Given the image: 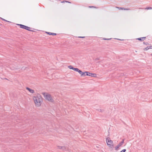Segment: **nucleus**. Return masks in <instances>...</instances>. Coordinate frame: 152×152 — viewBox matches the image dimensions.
Masks as SVG:
<instances>
[{
    "mask_svg": "<svg viewBox=\"0 0 152 152\" xmlns=\"http://www.w3.org/2000/svg\"><path fill=\"white\" fill-rule=\"evenodd\" d=\"M33 99L35 104L37 106H39L41 104L42 99L41 96L38 95L36 96L33 97Z\"/></svg>",
    "mask_w": 152,
    "mask_h": 152,
    "instance_id": "1",
    "label": "nucleus"
},
{
    "mask_svg": "<svg viewBox=\"0 0 152 152\" xmlns=\"http://www.w3.org/2000/svg\"><path fill=\"white\" fill-rule=\"evenodd\" d=\"M42 94L44 95V97L48 100L50 101L51 102H53L54 100L52 98L51 95L50 94H46L45 92H43Z\"/></svg>",
    "mask_w": 152,
    "mask_h": 152,
    "instance_id": "2",
    "label": "nucleus"
},
{
    "mask_svg": "<svg viewBox=\"0 0 152 152\" xmlns=\"http://www.w3.org/2000/svg\"><path fill=\"white\" fill-rule=\"evenodd\" d=\"M107 143L109 147L113 148L114 145L113 141L110 140V138L108 137L106 139Z\"/></svg>",
    "mask_w": 152,
    "mask_h": 152,
    "instance_id": "3",
    "label": "nucleus"
},
{
    "mask_svg": "<svg viewBox=\"0 0 152 152\" xmlns=\"http://www.w3.org/2000/svg\"><path fill=\"white\" fill-rule=\"evenodd\" d=\"M17 25L19 26H20V28H23L30 31H33L29 29L31 28L30 27L20 24H17Z\"/></svg>",
    "mask_w": 152,
    "mask_h": 152,
    "instance_id": "4",
    "label": "nucleus"
},
{
    "mask_svg": "<svg viewBox=\"0 0 152 152\" xmlns=\"http://www.w3.org/2000/svg\"><path fill=\"white\" fill-rule=\"evenodd\" d=\"M124 139H123L121 142H120L115 147V150H117L119 148L123 145L124 143Z\"/></svg>",
    "mask_w": 152,
    "mask_h": 152,
    "instance_id": "5",
    "label": "nucleus"
},
{
    "mask_svg": "<svg viewBox=\"0 0 152 152\" xmlns=\"http://www.w3.org/2000/svg\"><path fill=\"white\" fill-rule=\"evenodd\" d=\"M146 38V37H143L141 38H137L136 39L137 40H139V41H142L145 40V39Z\"/></svg>",
    "mask_w": 152,
    "mask_h": 152,
    "instance_id": "6",
    "label": "nucleus"
},
{
    "mask_svg": "<svg viewBox=\"0 0 152 152\" xmlns=\"http://www.w3.org/2000/svg\"><path fill=\"white\" fill-rule=\"evenodd\" d=\"M89 76H90L93 77H95L96 76V74L89 72Z\"/></svg>",
    "mask_w": 152,
    "mask_h": 152,
    "instance_id": "7",
    "label": "nucleus"
},
{
    "mask_svg": "<svg viewBox=\"0 0 152 152\" xmlns=\"http://www.w3.org/2000/svg\"><path fill=\"white\" fill-rule=\"evenodd\" d=\"M26 89L31 93H33L34 92V90L28 87H26Z\"/></svg>",
    "mask_w": 152,
    "mask_h": 152,
    "instance_id": "8",
    "label": "nucleus"
},
{
    "mask_svg": "<svg viewBox=\"0 0 152 152\" xmlns=\"http://www.w3.org/2000/svg\"><path fill=\"white\" fill-rule=\"evenodd\" d=\"M86 73L85 72H83L81 70L79 72V74L81 75V76H85Z\"/></svg>",
    "mask_w": 152,
    "mask_h": 152,
    "instance_id": "9",
    "label": "nucleus"
},
{
    "mask_svg": "<svg viewBox=\"0 0 152 152\" xmlns=\"http://www.w3.org/2000/svg\"><path fill=\"white\" fill-rule=\"evenodd\" d=\"M73 70H74L76 72H78L79 73L80 72V70H79L78 68H74Z\"/></svg>",
    "mask_w": 152,
    "mask_h": 152,
    "instance_id": "10",
    "label": "nucleus"
},
{
    "mask_svg": "<svg viewBox=\"0 0 152 152\" xmlns=\"http://www.w3.org/2000/svg\"><path fill=\"white\" fill-rule=\"evenodd\" d=\"M46 33L49 35H56V34L55 33H50V32H46Z\"/></svg>",
    "mask_w": 152,
    "mask_h": 152,
    "instance_id": "11",
    "label": "nucleus"
},
{
    "mask_svg": "<svg viewBox=\"0 0 152 152\" xmlns=\"http://www.w3.org/2000/svg\"><path fill=\"white\" fill-rule=\"evenodd\" d=\"M149 48L150 47L149 46H147L146 48H144L143 49V50H148V49H150Z\"/></svg>",
    "mask_w": 152,
    "mask_h": 152,
    "instance_id": "12",
    "label": "nucleus"
},
{
    "mask_svg": "<svg viewBox=\"0 0 152 152\" xmlns=\"http://www.w3.org/2000/svg\"><path fill=\"white\" fill-rule=\"evenodd\" d=\"M68 67H69V68L70 69H72V70L74 68V67H73L72 66H68Z\"/></svg>",
    "mask_w": 152,
    "mask_h": 152,
    "instance_id": "13",
    "label": "nucleus"
},
{
    "mask_svg": "<svg viewBox=\"0 0 152 152\" xmlns=\"http://www.w3.org/2000/svg\"><path fill=\"white\" fill-rule=\"evenodd\" d=\"M61 148H62L61 149L63 151L66 150V148L65 146H62V147H61Z\"/></svg>",
    "mask_w": 152,
    "mask_h": 152,
    "instance_id": "14",
    "label": "nucleus"
},
{
    "mask_svg": "<svg viewBox=\"0 0 152 152\" xmlns=\"http://www.w3.org/2000/svg\"><path fill=\"white\" fill-rule=\"evenodd\" d=\"M147 10L152 9V7H147L146 9Z\"/></svg>",
    "mask_w": 152,
    "mask_h": 152,
    "instance_id": "15",
    "label": "nucleus"
},
{
    "mask_svg": "<svg viewBox=\"0 0 152 152\" xmlns=\"http://www.w3.org/2000/svg\"><path fill=\"white\" fill-rule=\"evenodd\" d=\"M0 18L1 19V20H2L4 21H6V22H10L9 21H8L6 20H5V19H4V18H3L1 17H0Z\"/></svg>",
    "mask_w": 152,
    "mask_h": 152,
    "instance_id": "16",
    "label": "nucleus"
},
{
    "mask_svg": "<svg viewBox=\"0 0 152 152\" xmlns=\"http://www.w3.org/2000/svg\"><path fill=\"white\" fill-rule=\"evenodd\" d=\"M85 72L86 73L85 76H89V72L86 71Z\"/></svg>",
    "mask_w": 152,
    "mask_h": 152,
    "instance_id": "17",
    "label": "nucleus"
},
{
    "mask_svg": "<svg viewBox=\"0 0 152 152\" xmlns=\"http://www.w3.org/2000/svg\"><path fill=\"white\" fill-rule=\"evenodd\" d=\"M116 7L119 9V10H124V8H123V7Z\"/></svg>",
    "mask_w": 152,
    "mask_h": 152,
    "instance_id": "18",
    "label": "nucleus"
},
{
    "mask_svg": "<svg viewBox=\"0 0 152 152\" xmlns=\"http://www.w3.org/2000/svg\"><path fill=\"white\" fill-rule=\"evenodd\" d=\"M111 39V38H109V39H108V38H103V40H110V39Z\"/></svg>",
    "mask_w": 152,
    "mask_h": 152,
    "instance_id": "19",
    "label": "nucleus"
},
{
    "mask_svg": "<svg viewBox=\"0 0 152 152\" xmlns=\"http://www.w3.org/2000/svg\"><path fill=\"white\" fill-rule=\"evenodd\" d=\"M143 43L145 45H149V43L148 42H143Z\"/></svg>",
    "mask_w": 152,
    "mask_h": 152,
    "instance_id": "20",
    "label": "nucleus"
},
{
    "mask_svg": "<svg viewBox=\"0 0 152 152\" xmlns=\"http://www.w3.org/2000/svg\"><path fill=\"white\" fill-rule=\"evenodd\" d=\"M126 149H124L121 151L120 152H125L126 151Z\"/></svg>",
    "mask_w": 152,
    "mask_h": 152,
    "instance_id": "21",
    "label": "nucleus"
},
{
    "mask_svg": "<svg viewBox=\"0 0 152 152\" xmlns=\"http://www.w3.org/2000/svg\"><path fill=\"white\" fill-rule=\"evenodd\" d=\"M89 8H97V7H94V6H89Z\"/></svg>",
    "mask_w": 152,
    "mask_h": 152,
    "instance_id": "22",
    "label": "nucleus"
},
{
    "mask_svg": "<svg viewBox=\"0 0 152 152\" xmlns=\"http://www.w3.org/2000/svg\"><path fill=\"white\" fill-rule=\"evenodd\" d=\"M100 59V58H96V59H95V60L96 61H97V60H99Z\"/></svg>",
    "mask_w": 152,
    "mask_h": 152,
    "instance_id": "23",
    "label": "nucleus"
},
{
    "mask_svg": "<svg viewBox=\"0 0 152 152\" xmlns=\"http://www.w3.org/2000/svg\"><path fill=\"white\" fill-rule=\"evenodd\" d=\"M61 147H62V146H58V148L59 149H61L62 148H61Z\"/></svg>",
    "mask_w": 152,
    "mask_h": 152,
    "instance_id": "24",
    "label": "nucleus"
},
{
    "mask_svg": "<svg viewBox=\"0 0 152 152\" xmlns=\"http://www.w3.org/2000/svg\"><path fill=\"white\" fill-rule=\"evenodd\" d=\"M130 10L129 9H128V8H124V10Z\"/></svg>",
    "mask_w": 152,
    "mask_h": 152,
    "instance_id": "25",
    "label": "nucleus"
},
{
    "mask_svg": "<svg viewBox=\"0 0 152 152\" xmlns=\"http://www.w3.org/2000/svg\"><path fill=\"white\" fill-rule=\"evenodd\" d=\"M66 1H63L61 2L62 3H64L65 2H66Z\"/></svg>",
    "mask_w": 152,
    "mask_h": 152,
    "instance_id": "26",
    "label": "nucleus"
},
{
    "mask_svg": "<svg viewBox=\"0 0 152 152\" xmlns=\"http://www.w3.org/2000/svg\"><path fill=\"white\" fill-rule=\"evenodd\" d=\"M78 37L80 38H84L85 37Z\"/></svg>",
    "mask_w": 152,
    "mask_h": 152,
    "instance_id": "27",
    "label": "nucleus"
},
{
    "mask_svg": "<svg viewBox=\"0 0 152 152\" xmlns=\"http://www.w3.org/2000/svg\"><path fill=\"white\" fill-rule=\"evenodd\" d=\"M100 111L101 112H102L103 111V110H102L100 109Z\"/></svg>",
    "mask_w": 152,
    "mask_h": 152,
    "instance_id": "28",
    "label": "nucleus"
},
{
    "mask_svg": "<svg viewBox=\"0 0 152 152\" xmlns=\"http://www.w3.org/2000/svg\"><path fill=\"white\" fill-rule=\"evenodd\" d=\"M149 48L150 49H152V46H149Z\"/></svg>",
    "mask_w": 152,
    "mask_h": 152,
    "instance_id": "29",
    "label": "nucleus"
},
{
    "mask_svg": "<svg viewBox=\"0 0 152 152\" xmlns=\"http://www.w3.org/2000/svg\"><path fill=\"white\" fill-rule=\"evenodd\" d=\"M66 2H68V3H71L70 2H69V1H66Z\"/></svg>",
    "mask_w": 152,
    "mask_h": 152,
    "instance_id": "30",
    "label": "nucleus"
},
{
    "mask_svg": "<svg viewBox=\"0 0 152 152\" xmlns=\"http://www.w3.org/2000/svg\"><path fill=\"white\" fill-rule=\"evenodd\" d=\"M0 25L1 26L2 25V24L0 23Z\"/></svg>",
    "mask_w": 152,
    "mask_h": 152,
    "instance_id": "31",
    "label": "nucleus"
},
{
    "mask_svg": "<svg viewBox=\"0 0 152 152\" xmlns=\"http://www.w3.org/2000/svg\"><path fill=\"white\" fill-rule=\"evenodd\" d=\"M118 39V40H121V39Z\"/></svg>",
    "mask_w": 152,
    "mask_h": 152,
    "instance_id": "32",
    "label": "nucleus"
},
{
    "mask_svg": "<svg viewBox=\"0 0 152 152\" xmlns=\"http://www.w3.org/2000/svg\"><path fill=\"white\" fill-rule=\"evenodd\" d=\"M151 55L152 56V53L151 54Z\"/></svg>",
    "mask_w": 152,
    "mask_h": 152,
    "instance_id": "33",
    "label": "nucleus"
}]
</instances>
